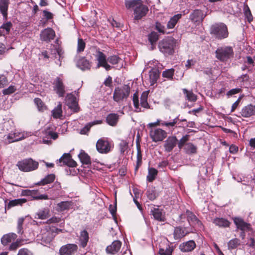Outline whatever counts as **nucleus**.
Segmentation results:
<instances>
[{
  "label": "nucleus",
  "mask_w": 255,
  "mask_h": 255,
  "mask_svg": "<svg viewBox=\"0 0 255 255\" xmlns=\"http://www.w3.org/2000/svg\"><path fill=\"white\" fill-rule=\"evenodd\" d=\"M125 4L127 9H133L134 19L135 20L141 19L148 11V7L143 4L141 0H125Z\"/></svg>",
  "instance_id": "obj_1"
},
{
  "label": "nucleus",
  "mask_w": 255,
  "mask_h": 255,
  "mask_svg": "<svg viewBox=\"0 0 255 255\" xmlns=\"http://www.w3.org/2000/svg\"><path fill=\"white\" fill-rule=\"evenodd\" d=\"M96 58L98 61V63L96 65V68H99L102 67L105 69L107 71H110L113 68L112 66L110 65L108 62H109L112 65H115L119 63L121 58L117 55H112L106 58V55L102 52L100 51L99 49L96 50Z\"/></svg>",
  "instance_id": "obj_2"
},
{
  "label": "nucleus",
  "mask_w": 255,
  "mask_h": 255,
  "mask_svg": "<svg viewBox=\"0 0 255 255\" xmlns=\"http://www.w3.org/2000/svg\"><path fill=\"white\" fill-rule=\"evenodd\" d=\"M209 31L210 33L218 40L224 39L229 36L228 27L223 22H218L212 24Z\"/></svg>",
  "instance_id": "obj_3"
},
{
  "label": "nucleus",
  "mask_w": 255,
  "mask_h": 255,
  "mask_svg": "<svg viewBox=\"0 0 255 255\" xmlns=\"http://www.w3.org/2000/svg\"><path fill=\"white\" fill-rule=\"evenodd\" d=\"M176 40L172 37H168L159 41L158 48L161 52L165 55H170L174 53Z\"/></svg>",
  "instance_id": "obj_4"
},
{
  "label": "nucleus",
  "mask_w": 255,
  "mask_h": 255,
  "mask_svg": "<svg viewBox=\"0 0 255 255\" xmlns=\"http://www.w3.org/2000/svg\"><path fill=\"white\" fill-rule=\"evenodd\" d=\"M216 57L221 62H226L233 56L234 51L232 47H218L215 51Z\"/></svg>",
  "instance_id": "obj_5"
},
{
  "label": "nucleus",
  "mask_w": 255,
  "mask_h": 255,
  "mask_svg": "<svg viewBox=\"0 0 255 255\" xmlns=\"http://www.w3.org/2000/svg\"><path fill=\"white\" fill-rule=\"evenodd\" d=\"M130 88L129 86L124 85L123 87H116L113 94V99L115 102L120 103L129 96Z\"/></svg>",
  "instance_id": "obj_6"
},
{
  "label": "nucleus",
  "mask_w": 255,
  "mask_h": 255,
  "mask_svg": "<svg viewBox=\"0 0 255 255\" xmlns=\"http://www.w3.org/2000/svg\"><path fill=\"white\" fill-rule=\"evenodd\" d=\"M38 162L31 158H26L19 161L17 163L19 169L23 172H30L38 167Z\"/></svg>",
  "instance_id": "obj_7"
},
{
  "label": "nucleus",
  "mask_w": 255,
  "mask_h": 255,
  "mask_svg": "<svg viewBox=\"0 0 255 255\" xmlns=\"http://www.w3.org/2000/svg\"><path fill=\"white\" fill-rule=\"evenodd\" d=\"M150 214L153 216L154 220L159 222L165 221V213L163 210L160 209L158 206L152 205L150 207Z\"/></svg>",
  "instance_id": "obj_8"
},
{
  "label": "nucleus",
  "mask_w": 255,
  "mask_h": 255,
  "mask_svg": "<svg viewBox=\"0 0 255 255\" xmlns=\"http://www.w3.org/2000/svg\"><path fill=\"white\" fill-rule=\"evenodd\" d=\"M21 195L25 196H30L32 200H48V196L46 194H40L38 190H23L21 192Z\"/></svg>",
  "instance_id": "obj_9"
},
{
  "label": "nucleus",
  "mask_w": 255,
  "mask_h": 255,
  "mask_svg": "<svg viewBox=\"0 0 255 255\" xmlns=\"http://www.w3.org/2000/svg\"><path fill=\"white\" fill-rule=\"evenodd\" d=\"M111 143L103 138L99 139L96 143V149L99 152L102 154H107L111 150Z\"/></svg>",
  "instance_id": "obj_10"
},
{
  "label": "nucleus",
  "mask_w": 255,
  "mask_h": 255,
  "mask_svg": "<svg viewBox=\"0 0 255 255\" xmlns=\"http://www.w3.org/2000/svg\"><path fill=\"white\" fill-rule=\"evenodd\" d=\"M53 90L59 97H63L65 94V86L62 79L57 77L53 82Z\"/></svg>",
  "instance_id": "obj_11"
},
{
  "label": "nucleus",
  "mask_w": 255,
  "mask_h": 255,
  "mask_svg": "<svg viewBox=\"0 0 255 255\" xmlns=\"http://www.w3.org/2000/svg\"><path fill=\"white\" fill-rule=\"evenodd\" d=\"M55 37L54 30L50 27L44 29L40 32V38L42 41L47 43L50 42Z\"/></svg>",
  "instance_id": "obj_12"
},
{
  "label": "nucleus",
  "mask_w": 255,
  "mask_h": 255,
  "mask_svg": "<svg viewBox=\"0 0 255 255\" xmlns=\"http://www.w3.org/2000/svg\"><path fill=\"white\" fill-rule=\"evenodd\" d=\"M150 136L154 142L161 141L167 136V133L161 128H156L150 131Z\"/></svg>",
  "instance_id": "obj_13"
},
{
  "label": "nucleus",
  "mask_w": 255,
  "mask_h": 255,
  "mask_svg": "<svg viewBox=\"0 0 255 255\" xmlns=\"http://www.w3.org/2000/svg\"><path fill=\"white\" fill-rule=\"evenodd\" d=\"M206 15L202 10L195 9L190 13L189 19L195 24H199L202 23Z\"/></svg>",
  "instance_id": "obj_14"
},
{
  "label": "nucleus",
  "mask_w": 255,
  "mask_h": 255,
  "mask_svg": "<svg viewBox=\"0 0 255 255\" xmlns=\"http://www.w3.org/2000/svg\"><path fill=\"white\" fill-rule=\"evenodd\" d=\"M78 246L74 244H68L62 246L59 250L60 255H72L77 252Z\"/></svg>",
  "instance_id": "obj_15"
},
{
  "label": "nucleus",
  "mask_w": 255,
  "mask_h": 255,
  "mask_svg": "<svg viewBox=\"0 0 255 255\" xmlns=\"http://www.w3.org/2000/svg\"><path fill=\"white\" fill-rule=\"evenodd\" d=\"M54 238L53 233L49 230H44L37 236V240L41 241L42 244L50 243Z\"/></svg>",
  "instance_id": "obj_16"
},
{
  "label": "nucleus",
  "mask_w": 255,
  "mask_h": 255,
  "mask_svg": "<svg viewBox=\"0 0 255 255\" xmlns=\"http://www.w3.org/2000/svg\"><path fill=\"white\" fill-rule=\"evenodd\" d=\"M60 163L62 162L63 164L68 166L69 167H76L77 163L71 157L69 153H65L59 158Z\"/></svg>",
  "instance_id": "obj_17"
},
{
  "label": "nucleus",
  "mask_w": 255,
  "mask_h": 255,
  "mask_svg": "<svg viewBox=\"0 0 255 255\" xmlns=\"http://www.w3.org/2000/svg\"><path fill=\"white\" fill-rule=\"evenodd\" d=\"M178 139L175 136H169L165 141L164 147L166 152H171L177 144Z\"/></svg>",
  "instance_id": "obj_18"
},
{
  "label": "nucleus",
  "mask_w": 255,
  "mask_h": 255,
  "mask_svg": "<svg viewBox=\"0 0 255 255\" xmlns=\"http://www.w3.org/2000/svg\"><path fill=\"white\" fill-rule=\"evenodd\" d=\"M234 222L237 229L241 231H250L251 230V225L250 224L245 222L244 220L240 217H235Z\"/></svg>",
  "instance_id": "obj_19"
},
{
  "label": "nucleus",
  "mask_w": 255,
  "mask_h": 255,
  "mask_svg": "<svg viewBox=\"0 0 255 255\" xmlns=\"http://www.w3.org/2000/svg\"><path fill=\"white\" fill-rule=\"evenodd\" d=\"M186 215L187 220L189 224L197 225L200 228L203 226V224L201 221L197 218L196 215L192 212L189 211V210H186Z\"/></svg>",
  "instance_id": "obj_20"
},
{
  "label": "nucleus",
  "mask_w": 255,
  "mask_h": 255,
  "mask_svg": "<svg viewBox=\"0 0 255 255\" xmlns=\"http://www.w3.org/2000/svg\"><path fill=\"white\" fill-rule=\"evenodd\" d=\"M76 65L82 71H86L90 70L92 63L85 57H82L77 61Z\"/></svg>",
  "instance_id": "obj_21"
},
{
  "label": "nucleus",
  "mask_w": 255,
  "mask_h": 255,
  "mask_svg": "<svg viewBox=\"0 0 255 255\" xmlns=\"http://www.w3.org/2000/svg\"><path fill=\"white\" fill-rule=\"evenodd\" d=\"M241 115L244 118H249L255 115V106L249 104L244 107L241 112Z\"/></svg>",
  "instance_id": "obj_22"
},
{
  "label": "nucleus",
  "mask_w": 255,
  "mask_h": 255,
  "mask_svg": "<svg viewBox=\"0 0 255 255\" xmlns=\"http://www.w3.org/2000/svg\"><path fill=\"white\" fill-rule=\"evenodd\" d=\"M212 222L215 226L221 228H229L231 225V222L228 220L222 217H216Z\"/></svg>",
  "instance_id": "obj_23"
},
{
  "label": "nucleus",
  "mask_w": 255,
  "mask_h": 255,
  "mask_svg": "<svg viewBox=\"0 0 255 255\" xmlns=\"http://www.w3.org/2000/svg\"><path fill=\"white\" fill-rule=\"evenodd\" d=\"M122 243L118 240L114 241L111 245L106 248L108 254L114 255L118 253L121 249Z\"/></svg>",
  "instance_id": "obj_24"
},
{
  "label": "nucleus",
  "mask_w": 255,
  "mask_h": 255,
  "mask_svg": "<svg viewBox=\"0 0 255 255\" xmlns=\"http://www.w3.org/2000/svg\"><path fill=\"white\" fill-rule=\"evenodd\" d=\"M187 234H188V232L186 231L185 228L181 226L174 228L173 237L175 240H180Z\"/></svg>",
  "instance_id": "obj_25"
},
{
  "label": "nucleus",
  "mask_w": 255,
  "mask_h": 255,
  "mask_svg": "<svg viewBox=\"0 0 255 255\" xmlns=\"http://www.w3.org/2000/svg\"><path fill=\"white\" fill-rule=\"evenodd\" d=\"M24 138V135L22 133L17 131L10 132L7 136V139L8 143H12L13 142L17 141L22 140Z\"/></svg>",
  "instance_id": "obj_26"
},
{
  "label": "nucleus",
  "mask_w": 255,
  "mask_h": 255,
  "mask_svg": "<svg viewBox=\"0 0 255 255\" xmlns=\"http://www.w3.org/2000/svg\"><path fill=\"white\" fill-rule=\"evenodd\" d=\"M196 246L195 242L193 240H190L181 244L179 246V249L182 252H189L193 251Z\"/></svg>",
  "instance_id": "obj_27"
},
{
  "label": "nucleus",
  "mask_w": 255,
  "mask_h": 255,
  "mask_svg": "<svg viewBox=\"0 0 255 255\" xmlns=\"http://www.w3.org/2000/svg\"><path fill=\"white\" fill-rule=\"evenodd\" d=\"M89 240V234L86 230H84L80 232L79 241L80 246L82 248H85Z\"/></svg>",
  "instance_id": "obj_28"
},
{
  "label": "nucleus",
  "mask_w": 255,
  "mask_h": 255,
  "mask_svg": "<svg viewBox=\"0 0 255 255\" xmlns=\"http://www.w3.org/2000/svg\"><path fill=\"white\" fill-rule=\"evenodd\" d=\"M160 73L159 70L157 68H152L149 72V80L151 85H153L156 83Z\"/></svg>",
  "instance_id": "obj_29"
},
{
  "label": "nucleus",
  "mask_w": 255,
  "mask_h": 255,
  "mask_svg": "<svg viewBox=\"0 0 255 255\" xmlns=\"http://www.w3.org/2000/svg\"><path fill=\"white\" fill-rule=\"evenodd\" d=\"M9 4V0H0V12L4 18L7 17V10Z\"/></svg>",
  "instance_id": "obj_30"
},
{
  "label": "nucleus",
  "mask_w": 255,
  "mask_h": 255,
  "mask_svg": "<svg viewBox=\"0 0 255 255\" xmlns=\"http://www.w3.org/2000/svg\"><path fill=\"white\" fill-rule=\"evenodd\" d=\"M119 115L118 114L111 113L106 118V122L111 126H116L119 121Z\"/></svg>",
  "instance_id": "obj_31"
},
{
  "label": "nucleus",
  "mask_w": 255,
  "mask_h": 255,
  "mask_svg": "<svg viewBox=\"0 0 255 255\" xmlns=\"http://www.w3.org/2000/svg\"><path fill=\"white\" fill-rule=\"evenodd\" d=\"M16 238L17 235L15 233H8L2 236L1 239V243L3 245L6 246L14 241Z\"/></svg>",
  "instance_id": "obj_32"
},
{
  "label": "nucleus",
  "mask_w": 255,
  "mask_h": 255,
  "mask_svg": "<svg viewBox=\"0 0 255 255\" xmlns=\"http://www.w3.org/2000/svg\"><path fill=\"white\" fill-rule=\"evenodd\" d=\"M26 199L24 198L16 199L10 200L8 202V204L5 205V209H9L11 207L17 205H22L23 204L26 203Z\"/></svg>",
  "instance_id": "obj_33"
},
{
  "label": "nucleus",
  "mask_w": 255,
  "mask_h": 255,
  "mask_svg": "<svg viewBox=\"0 0 255 255\" xmlns=\"http://www.w3.org/2000/svg\"><path fill=\"white\" fill-rule=\"evenodd\" d=\"M55 179V175L54 174H48L39 182L36 183V185H44L52 183Z\"/></svg>",
  "instance_id": "obj_34"
},
{
  "label": "nucleus",
  "mask_w": 255,
  "mask_h": 255,
  "mask_svg": "<svg viewBox=\"0 0 255 255\" xmlns=\"http://www.w3.org/2000/svg\"><path fill=\"white\" fill-rule=\"evenodd\" d=\"M181 17L182 14L181 13H178L173 16L167 22L166 25L167 28H173L175 26L178 20L181 18Z\"/></svg>",
  "instance_id": "obj_35"
},
{
  "label": "nucleus",
  "mask_w": 255,
  "mask_h": 255,
  "mask_svg": "<svg viewBox=\"0 0 255 255\" xmlns=\"http://www.w3.org/2000/svg\"><path fill=\"white\" fill-rule=\"evenodd\" d=\"M148 95V91H144L142 93L140 96V106L141 107L148 109H150V106L147 102V98Z\"/></svg>",
  "instance_id": "obj_36"
},
{
  "label": "nucleus",
  "mask_w": 255,
  "mask_h": 255,
  "mask_svg": "<svg viewBox=\"0 0 255 255\" xmlns=\"http://www.w3.org/2000/svg\"><path fill=\"white\" fill-rule=\"evenodd\" d=\"M185 99L189 102H194L197 100V96L194 94L192 91H189L185 88L182 89Z\"/></svg>",
  "instance_id": "obj_37"
},
{
  "label": "nucleus",
  "mask_w": 255,
  "mask_h": 255,
  "mask_svg": "<svg viewBox=\"0 0 255 255\" xmlns=\"http://www.w3.org/2000/svg\"><path fill=\"white\" fill-rule=\"evenodd\" d=\"M132 102L133 106L134 107V112L136 113L143 112L144 110H142L141 108L139 107V100H138V94L137 92L133 94L132 96Z\"/></svg>",
  "instance_id": "obj_38"
},
{
  "label": "nucleus",
  "mask_w": 255,
  "mask_h": 255,
  "mask_svg": "<svg viewBox=\"0 0 255 255\" xmlns=\"http://www.w3.org/2000/svg\"><path fill=\"white\" fill-rule=\"evenodd\" d=\"M102 123L101 120H96L87 124L80 131V133L86 134L90 130V128L94 125L101 124Z\"/></svg>",
  "instance_id": "obj_39"
},
{
  "label": "nucleus",
  "mask_w": 255,
  "mask_h": 255,
  "mask_svg": "<svg viewBox=\"0 0 255 255\" xmlns=\"http://www.w3.org/2000/svg\"><path fill=\"white\" fill-rule=\"evenodd\" d=\"M49 210L48 208H43L39 210L36 213V216H37V218L44 220L49 217ZM36 218V217H35Z\"/></svg>",
  "instance_id": "obj_40"
},
{
  "label": "nucleus",
  "mask_w": 255,
  "mask_h": 255,
  "mask_svg": "<svg viewBox=\"0 0 255 255\" xmlns=\"http://www.w3.org/2000/svg\"><path fill=\"white\" fill-rule=\"evenodd\" d=\"M146 195L148 199L151 201L155 200L158 196L155 187L149 188L147 190Z\"/></svg>",
  "instance_id": "obj_41"
},
{
  "label": "nucleus",
  "mask_w": 255,
  "mask_h": 255,
  "mask_svg": "<svg viewBox=\"0 0 255 255\" xmlns=\"http://www.w3.org/2000/svg\"><path fill=\"white\" fill-rule=\"evenodd\" d=\"M158 171L154 168H148V175L146 179L148 182H152L155 178Z\"/></svg>",
  "instance_id": "obj_42"
},
{
  "label": "nucleus",
  "mask_w": 255,
  "mask_h": 255,
  "mask_svg": "<svg viewBox=\"0 0 255 255\" xmlns=\"http://www.w3.org/2000/svg\"><path fill=\"white\" fill-rule=\"evenodd\" d=\"M12 27V23L10 21H7L3 23L0 26V29L3 30V32H1L2 35H5L9 34L11 28Z\"/></svg>",
  "instance_id": "obj_43"
},
{
  "label": "nucleus",
  "mask_w": 255,
  "mask_h": 255,
  "mask_svg": "<svg viewBox=\"0 0 255 255\" xmlns=\"http://www.w3.org/2000/svg\"><path fill=\"white\" fill-rule=\"evenodd\" d=\"M185 151L188 154H195L197 152V147L191 142H188L185 144Z\"/></svg>",
  "instance_id": "obj_44"
},
{
  "label": "nucleus",
  "mask_w": 255,
  "mask_h": 255,
  "mask_svg": "<svg viewBox=\"0 0 255 255\" xmlns=\"http://www.w3.org/2000/svg\"><path fill=\"white\" fill-rule=\"evenodd\" d=\"M78 156L83 164L87 165L91 163L90 156L84 151L81 152Z\"/></svg>",
  "instance_id": "obj_45"
},
{
  "label": "nucleus",
  "mask_w": 255,
  "mask_h": 255,
  "mask_svg": "<svg viewBox=\"0 0 255 255\" xmlns=\"http://www.w3.org/2000/svg\"><path fill=\"white\" fill-rule=\"evenodd\" d=\"M240 245L241 241L237 238L232 239L228 243V249L230 250L236 249Z\"/></svg>",
  "instance_id": "obj_46"
},
{
  "label": "nucleus",
  "mask_w": 255,
  "mask_h": 255,
  "mask_svg": "<svg viewBox=\"0 0 255 255\" xmlns=\"http://www.w3.org/2000/svg\"><path fill=\"white\" fill-rule=\"evenodd\" d=\"M62 105L59 104L57 105V107H56L52 111V115L54 118L58 119L62 117Z\"/></svg>",
  "instance_id": "obj_47"
},
{
  "label": "nucleus",
  "mask_w": 255,
  "mask_h": 255,
  "mask_svg": "<svg viewBox=\"0 0 255 255\" xmlns=\"http://www.w3.org/2000/svg\"><path fill=\"white\" fill-rule=\"evenodd\" d=\"M159 38L158 34L155 31H152L148 35V39L151 45H153Z\"/></svg>",
  "instance_id": "obj_48"
},
{
  "label": "nucleus",
  "mask_w": 255,
  "mask_h": 255,
  "mask_svg": "<svg viewBox=\"0 0 255 255\" xmlns=\"http://www.w3.org/2000/svg\"><path fill=\"white\" fill-rule=\"evenodd\" d=\"M155 29L156 30H157L159 32L162 33V34H168L170 33V32H168L166 30V28L162 25L160 22L156 21L155 22Z\"/></svg>",
  "instance_id": "obj_49"
},
{
  "label": "nucleus",
  "mask_w": 255,
  "mask_h": 255,
  "mask_svg": "<svg viewBox=\"0 0 255 255\" xmlns=\"http://www.w3.org/2000/svg\"><path fill=\"white\" fill-rule=\"evenodd\" d=\"M174 69L173 68L168 69L162 72V76L164 78L168 79H172L174 75Z\"/></svg>",
  "instance_id": "obj_50"
},
{
  "label": "nucleus",
  "mask_w": 255,
  "mask_h": 255,
  "mask_svg": "<svg viewBox=\"0 0 255 255\" xmlns=\"http://www.w3.org/2000/svg\"><path fill=\"white\" fill-rule=\"evenodd\" d=\"M24 220V218L21 217L19 218L17 221V233L19 235H22L23 233V224Z\"/></svg>",
  "instance_id": "obj_51"
},
{
  "label": "nucleus",
  "mask_w": 255,
  "mask_h": 255,
  "mask_svg": "<svg viewBox=\"0 0 255 255\" xmlns=\"http://www.w3.org/2000/svg\"><path fill=\"white\" fill-rule=\"evenodd\" d=\"M173 249L169 245H167L166 249L160 248L159 250V254L160 255H171Z\"/></svg>",
  "instance_id": "obj_52"
},
{
  "label": "nucleus",
  "mask_w": 255,
  "mask_h": 255,
  "mask_svg": "<svg viewBox=\"0 0 255 255\" xmlns=\"http://www.w3.org/2000/svg\"><path fill=\"white\" fill-rule=\"evenodd\" d=\"M179 115L176 117L174 119L170 122H163L161 123V125L162 126H166L167 127H174L175 125L178 123L179 120Z\"/></svg>",
  "instance_id": "obj_53"
},
{
  "label": "nucleus",
  "mask_w": 255,
  "mask_h": 255,
  "mask_svg": "<svg viewBox=\"0 0 255 255\" xmlns=\"http://www.w3.org/2000/svg\"><path fill=\"white\" fill-rule=\"evenodd\" d=\"M128 147V143L124 140H122L119 143V148L121 153L124 154Z\"/></svg>",
  "instance_id": "obj_54"
},
{
  "label": "nucleus",
  "mask_w": 255,
  "mask_h": 255,
  "mask_svg": "<svg viewBox=\"0 0 255 255\" xmlns=\"http://www.w3.org/2000/svg\"><path fill=\"white\" fill-rule=\"evenodd\" d=\"M65 101L66 105L68 106L73 104L74 102H76V99L74 95L72 94H68L65 98Z\"/></svg>",
  "instance_id": "obj_55"
},
{
  "label": "nucleus",
  "mask_w": 255,
  "mask_h": 255,
  "mask_svg": "<svg viewBox=\"0 0 255 255\" xmlns=\"http://www.w3.org/2000/svg\"><path fill=\"white\" fill-rule=\"evenodd\" d=\"M60 211H64L70 209L71 204L68 202H61L57 205Z\"/></svg>",
  "instance_id": "obj_56"
},
{
  "label": "nucleus",
  "mask_w": 255,
  "mask_h": 255,
  "mask_svg": "<svg viewBox=\"0 0 255 255\" xmlns=\"http://www.w3.org/2000/svg\"><path fill=\"white\" fill-rule=\"evenodd\" d=\"M85 42L82 38H78L77 51L78 53L83 51L85 48Z\"/></svg>",
  "instance_id": "obj_57"
},
{
  "label": "nucleus",
  "mask_w": 255,
  "mask_h": 255,
  "mask_svg": "<svg viewBox=\"0 0 255 255\" xmlns=\"http://www.w3.org/2000/svg\"><path fill=\"white\" fill-rule=\"evenodd\" d=\"M189 135L186 134L183 136L178 142L177 141L179 148L181 149L184 145H185V143L189 140Z\"/></svg>",
  "instance_id": "obj_58"
},
{
  "label": "nucleus",
  "mask_w": 255,
  "mask_h": 255,
  "mask_svg": "<svg viewBox=\"0 0 255 255\" xmlns=\"http://www.w3.org/2000/svg\"><path fill=\"white\" fill-rule=\"evenodd\" d=\"M242 92V89L241 88H234L229 90L227 93L226 96L228 98H229L234 95L238 94Z\"/></svg>",
  "instance_id": "obj_59"
},
{
  "label": "nucleus",
  "mask_w": 255,
  "mask_h": 255,
  "mask_svg": "<svg viewBox=\"0 0 255 255\" xmlns=\"http://www.w3.org/2000/svg\"><path fill=\"white\" fill-rule=\"evenodd\" d=\"M42 16L43 18H45L46 21L52 19L53 18V14L52 12L48 11L47 9L43 10Z\"/></svg>",
  "instance_id": "obj_60"
},
{
  "label": "nucleus",
  "mask_w": 255,
  "mask_h": 255,
  "mask_svg": "<svg viewBox=\"0 0 255 255\" xmlns=\"http://www.w3.org/2000/svg\"><path fill=\"white\" fill-rule=\"evenodd\" d=\"M34 102L39 111H42L44 109L45 107L44 103L40 99L38 98H35L34 99Z\"/></svg>",
  "instance_id": "obj_61"
},
{
  "label": "nucleus",
  "mask_w": 255,
  "mask_h": 255,
  "mask_svg": "<svg viewBox=\"0 0 255 255\" xmlns=\"http://www.w3.org/2000/svg\"><path fill=\"white\" fill-rule=\"evenodd\" d=\"M16 90L15 86L10 85L7 88L3 90L2 93L4 95H9L14 93Z\"/></svg>",
  "instance_id": "obj_62"
},
{
  "label": "nucleus",
  "mask_w": 255,
  "mask_h": 255,
  "mask_svg": "<svg viewBox=\"0 0 255 255\" xmlns=\"http://www.w3.org/2000/svg\"><path fill=\"white\" fill-rule=\"evenodd\" d=\"M67 175L74 176L78 172V170L75 169V167H69L65 169Z\"/></svg>",
  "instance_id": "obj_63"
},
{
  "label": "nucleus",
  "mask_w": 255,
  "mask_h": 255,
  "mask_svg": "<svg viewBox=\"0 0 255 255\" xmlns=\"http://www.w3.org/2000/svg\"><path fill=\"white\" fill-rule=\"evenodd\" d=\"M17 255H33L32 253L26 248L20 249Z\"/></svg>",
  "instance_id": "obj_64"
}]
</instances>
